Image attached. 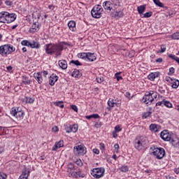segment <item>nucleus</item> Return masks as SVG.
I'll use <instances>...</instances> for the list:
<instances>
[{"mask_svg": "<svg viewBox=\"0 0 179 179\" xmlns=\"http://www.w3.org/2000/svg\"><path fill=\"white\" fill-rule=\"evenodd\" d=\"M121 131H122V128H121V126H120V124L116 125L115 127V131L118 133L121 132Z\"/></svg>", "mask_w": 179, "mask_h": 179, "instance_id": "obj_48", "label": "nucleus"}, {"mask_svg": "<svg viewBox=\"0 0 179 179\" xmlns=\"http://www.w3.org/2000/svg\"><path fill=\"white\" fill-rule=\"evenodd\" d=\"M59 66L62 69H66V68H68V62H66L65 59L59 60Z\"/></svg>", "mask_w": 179, "mask_h": 179, "instance_id": "obj_27", "label": "nucleus"}, {"mask_svg": "<svg viewBox=\"0 0 179 179\" xmlns=\"http://www.w3.org/2000/svg\"><path fill=\"white\" fill-rule=\"evenodd\" d=\"M122 73V71H120L115 74V78L117 79V82H120V80H122V76H121Z\"/></svg>", "mask_w": 179, "mask_h": 179, "instance_id": "obj_37", "label": "nucleus"}, {"mask_svg": "<svg viewBox=\"0 0 179 179\" xmlns=\"http://www.w3.org/2000/svg\"><path fill=\"white\" fill-rule=\"evenodd\" d=\"M96 82L98 83H103V82H104V78H103L101 76L96 77Z\"/></svg>", "mask_w": 179, "mask_h": 179, "instance_id": "obj_47", "label": "nucleus"}, {"mask_svg": "<svg viewBox=\"0 0 179 179\" xmlns=\"http://www.w3.org/2000/svg\"><path fill=\"white\" fill-rule=\"evenodd\" d=\"M174 136L173 133H170L169 130H163L160 133V138H162L165 142H170L171 141V138Z\"/></svg>", "mask_w": 179, "mask_h": 179, "instance_id": "obj_11", "label": "nucleus"}, {"mask_svg": "<svg viewBox=\"0 0 179 179\" xmlns=\"http://www.w3.org/2000/svg\"><path fill=\"white\" fill-rule=\"evenodd\" d=\"M156 106H161L162 107H163V106H164V99L162 101H159L156 103Z\"/></svg>", "mask_w": 179, "mask_h": 179, "instance_id": "obj_61", "label": "nucleus"}, {"mask_svg": "<svg viewBox=\"0 0 179 179\" xmlns=\"http://www.w3.org/2000/svg\"><path fill=\"white\" fill-rule=\"evenodd\" d=\"M68 169L69 170H73L75 169V166L72 163H69L68 164Z\"/></svg>", "mask_w": 179, "mask_h": 179, "instance_id": "obj_54", "label": "nucleus"}, {"mask_svg": "<svg viewBox=\"0 0 179 179\" xmlns=\"http://www.w3.org/2000/svg\"><path fill=\"white\" fill-rule=\"evenodd\" d=\"M150 129L152 131V132H157L159 130L157 129V124H151L150 125Z\"/></svg>", "mask_w": 179, "mask_h": 179, "instance_id": "obj_35", "label": "nucleus"}, {"mask_svg": "<svg viewBox=\"0 0 179 179\" xmlns=\"http://www.w3.org/2000/svg\"><path fill=\"white\" fill-rule=\"evenodd\" d=\"M171 38H172V40H179V32L173 33L171 35Z\"/></svg>", "mask_w": 179, "mask_h": 179, "instance_id": "obj_39", "label": "nucleus"}, {"mask_svg": "<svg viewBox=\"0 0 179 179\" xmlns=\"http://www.w3.org/2000/svg\"><path fill=\"white\" fill-rule=\"evenodd\" d=\"M97 59V57H96V54L92 53V52H87V58L86 61L87 62H93Z\"/></svg>", "mask_w": 179, "mask_h": 179, "instance_id": "obj_17", "label": "nucleus"}, {"mask_svg": "<svg viewBox=\"0 0 179 179\" xmlns=\"http://www.w3.org/2000/svg\"><path fill=\"white\" fill-rule=\"evenodd\" d=\"M87 56V52H81L77 55L78 58H80L81 59H85V61H86Z\"/></svg>", "mask_w": 179, "mask_h": 179, "instance_id": "obj_34", "label": "nucleus"}, {"mask_svg": "<svg viewBox=\"0 0 179 179\" xmlns=\"http://www.w3.org/2000/svg\"><path fill=\"white\" fill-rule=\"evenodd\" d=\"M8 12L1 11L0 13V23H6V16Z\"/></svg>", "mask_w": 179, "mask_h": 179, "instance_id": "obj_26", "label": "nucleus"}, {"mask_svg": "<svg viewBox=\"0 0 179 179\" xmlns=\"http://www.w3.org/2000/svg\"><path fill=\"white\" fill-rule=\"evenodd\" d=\"M68 27L71 31H76V22L73 20L69 21Z\"/></svg>", "mask_w": 179, "mask_h": 179, "instance_id": "obj_21", "label": "nucleus"}, {"mask_svg": "<svg viewBox=\"0 0 179 179\" xmlns=\"http://www.w3.org/2000/svg\"><path fill=\"white\" fill-rule=\"evenodd\" d=\"M6 5H7V6H11L12 5V1L7 0L5 1Z\"/></svg>", "mask_w": 179, "mask_h": 179, "instance_id": "obj_64", "label": "nucleus"}, {"mask_svg": "<svg viewBox=\"0 0 179 179\" xmlns=\"http://www.w3.org/2000/svg\"><path fill=\"white\" fill-rule=\"evenodd\" d=\"M52 132L57 133L58 132V131H59V129L58 128V127L55 126L52 128Z\"/></svg>", "mask_w": 179, "mask_h": 179, "instance_id": "obj_59", "label": "nucleus"}, {"mask_svg": "<svg viewBox=\"0 0 179 179\" xmlns=\"http://www.w3.org/2000/svg\"><path fill=\"white\" fill-rule=\"evenodd\" d=\"M152 113H153V109H152V108H148V112L143 113L142 114V117H143V118L146 120V118H149V117H152Z\"/></svg>", "mask_w": 179, "mask_h": 179, "instance_id": "obj_24", "label": "nucleus"}, {"mask_svg": "<svg viewBox=\"0 0 179 179\" xmlns=\"http://www.w3.org/2000/svg\"><path fill=\"white\" fill-rule=\"evenodd\" d=\"M77 174H78V178L79 177V178H85L86 176L84 173H83L80 171H77Z\"/></svg>", "mask_w": 179, "mask_h": 179, "instance_id": "obj_44", "label": "nucleus"}, {"mask_svg": "<svg viewBox=\"0 0 179 179\" xmlns=\"http://www.w3.org/2000/svg\"><path fill=\"white\" fill-rule=\"evenodd\" d=\"M145 10H146V4L137 7V11L138 12V15L141 16L143 15V12H145Z\"/></svg>", "mask_w": 179, "mask_h": 179, "instance_id": "obj_28", "label": "nucleus"}, {"mask_svg": "<svg viewBox=\"0 0 179 179\" xmlns=\"http://www.w3.org/2000/svg\"><path fill=\"white\" fill-rule=\"evenodd\" d=\"M71 176H72L73 178H78V172L73 171L71 173Z\"/></svg>", "mask_w": 179, "mask_h": 179, "instance_id": "obj_56", "label": "nucleus"}, {"mask_svg": "<svg viewBox=\"0 0 179 179\" xmlns=\"http://www.w3.org/2000/svg\"><path fill=\"white\" fill-rule=\"evenodd\" d=\"M169 142H171L173 148H179V139L178 138L177 136H176L175 134L172 136Z\"/></svg>", "mask_w": 179, "mask_h": 179, "instance_id": "obj_15", "label": "nucleus"}, {"mask_svg": "<svg viewBox=\"0 0 179 179\" xmlns=\"http://www.w3.org/2000/svg\"><path fill=\"white\" fill-rule=\"evenodd\" d=\"M78 129H79V126H78V124H76L66 126L65 127L66 134H71V132H73V134H76V132H78Z\"/></svg>", "mask_w": 179, "mask_h": 179, "instance_id": "obj_13", "label": "nucleus"}, {"mask_svg": "<svg viewBox=\"0 0 179 179\" xmlns=\"http://www.w3.org/2000/svg\"><path fill=\"white\" fill-rule=\"evenodd\" d=\"M169 57L171 58V59H174V61H176V59H177L178 57L176 56V55L169 54Z\"/></svg>", "mask_w": 179, "mask_h": 179, "instance_id": "obj_60", "label": "nucleus"}, {"mask_svg": "<svg viewBox=\"0 0 179 179\" xmlns=\"http://www.w3.org/2000/svg\"><path fill=\"white\" fill-rule=\"evenodd\" d=\"M91 15L95 19H100L101 15H103V7L101 5H95L91 10Z\"/></svg>", "mask_w": 179, "mask_h": 179, "instance_id": "obj_8", "label": "nucleus"}, {"mask_svg": "<svg viewBox=\"0 0 179 179\" xmlns=\"http://www.w3.org/2000/svg\"><path fill=\"white\" fill-rule=\"evenodd\" d=\"M29 176H30V170L24 168L22 171V175L20 176V178H29Z\"/></svg>", "mask_w": 179, "mask_h": 179, "instance_id": "obj_25", "label": "nucleus"}, {"mask_svg": "<svg viewBox=\"0 0 179 179\" xmlns=\"http://www.w3.org/2000/svg\"><path fill=\"white\" fill-rule=\"evenodd\" d=\"M164 106H165V107H167L168 108H171L173 107V103H171V102H170L169 101L164 100Z\"/></svg>", "mask_w": 179, "mask_h": 179, "instance_id": "obj_42", "label": "nucleus"}, {"mask_svg": "<svg viewBox=\"0 0 179 179\" xmlns=\"http://www.w3.org/2000/svg\"><path fill=\"white\" fill-rule=\"evenodd\" d=\"M64 148V141L60 140L59 142H56L55 146L52 147V150L57 151L58 149Z\"/></svg>", "mask_w": 179, "mask_h": 179, "instance_id": "obj_19", "label": "nucleus"}, {"mask_svg": "<svg viewBox=\"0 0 179 179\" xmlns=\"http://www.w3.org/2000/svg\"><path fill=\"white\" fill-rule=\"evenodd\" d=\"M115 17H124V13L120 10H115Z\"/></svg>", "mask_w": 179, "mask_h": 179, "instance_id": "obj_32", "label": "nucleus"}, {"mask_svg": "<svg viewBox=\"0 0 179 179\" xmlns=\"http://www.w3.org/2000/svg\"><path fill=\"white\" fill-rule=\"evenodd\" d=\"M134 145L137 150H143L146 148V138L137 136L134 141Z\"/></svg>", "mask_w": 179, "mask_h": 179, "instance_id": "obj_4", "label": "nucleus"}, {"mask_svg": "<svg viewBox=\"0 0 179 179\" xmlns=\"http://www.w3.org/2000/svg\"><path fill=\"white\" fill-rule=\"evenodd\" d=\"M34 96H25L22 101L23 103H26L27 104H33L34 103Z\"/></svg>", "mask_w": 179, "mask_h": 179, "instance_id": "obj_22", "label": "nucleus"}, {"mask_svg": "<svg viewBox=\"0 0 179 179\" xmlns=\"http://www.w3.org/2000/svg\"><path fill=\"white\" fill-rule=\"evenodd\" d=\"M17 15L15 13H9L7 12L6 23H12L16 20Z\"/></svg>", "mask_w": 179, "mask_h": 179, "instance_id": "obj_14", "label": "nucleus"}, {"mask_svg": "<svg viewBox=\"0 0 179 179\" xmlns=\"http://www.w3.org/2000/svg\"><path fill=\"white\" fill-rule=\"evenodd\" d=\"M71 108L76 113H78V106L76 105H71Z\"/></svg>", "mask_w": 179, "mask_h": 179, "instance_id": "obj_57", "label": "nucleus"}, {"mask_svg": "<svg viewBox=\"0 0 179 179\" xmlns=\"http://www.w3.org/2000/svg\"><path fill=\"white\" fill-rule=\"evenodd\" d=\"M70 64H73V65H76V66H82V63H80L79 60H71Z\"/></svg>", "mask_w": 179, "mask_h": 179, "instance_id": "obj_40", "label": "nucleus"}, {"mask_svg": "<svg viewBox=\"0 0 179 179\" xmlns=\"http://www.w3.org/2000/svg\"><path fill=\"white\" fill-rule=\"evenodd\" d=\"M154 3L159 8H164V4L160 1V0H152Z\"/></svg>", "mask_w": 179, "mask_h": 179, "instance_id": "obj_36", "label": "nucleus"}, {"mask_svg": "<svg viewBox=\"0 0 179 179\" xmlns=\"http://www.w3.org/2000/svg\"><path fill=\"white\" fill-rule=\"evenodd\" d=\"M159 76H160V72H153L150 73L148 76V79L153 82V80H155L156 78H159Z\"/></svg>", "mask_w": 179, "mask_h": 179, "instance_id": "obj_18", "label": "nucleus"}, {"mask_svg": "<svg viewBox=\"0 0 179 179\" xmlns=\"http://www.w3.org/2000/svg\"><path fill=\"white\" fill-rule=\"evenodd\" d=\"M40 30V27L38 26V24L34 23L31 28L29 29V33H36Z\"/></svg>", "mask_w": 179, "mask_h": 179, "instance_id": "obj_23", "label": "nucleus"}, {"mask_svg": "<svg viewBox=\"0 0 179 179\" xmlns=\"http://www.w3.org/2000/svg\"><path fill=\"white\" fill-rule=\"evenodd\" d=\"M92 118H94V119H97V118H100V115H99V114L95 113V114H92L91 115Z\"/></svg>", "mask_w": 179, "mask_h": 179, "instance_id": "obj_62", "label": "nucleus"}, {"mask_svg": "<svg viewBox=\"0 0 179 179\" xmlns=\"http://www.w3.org/2000/svg\"><path fill=\"white\" fill-rule=\"evenodd\" d=\"M152 15L153 13L151 11H149L148 13L143 14V16L141 17L148 18V17H150Z\"/></svg>", "mask_w": 179, "mask_h": 179, "instance_id": "obj_43", "label": "nucleus"}, {"mask_svg": "<svg viewBox=\"0 0 179 179\" xmlns=\"http://www.w3.org/2000/svg\"><path fill=\"white\" fill-rule=\"evenodd\" d=\"M104 173H106V169L103 167L101 168H95L91 171V176L94 177V178H101V177H104Z\"/></svg>", "mask_w": 179, "mask_h": 179, "instance_id": "obj_9", "label": "nucleus"}, {"mask_svg": "<svg viewBox=\"0 0 179 179\" xmlns=\"http://www.w3.org/2000/svg\"><path fill=\"white\" fill-rule=\"evenodd\" d=\"M125 97H127V99H128L129 100H131V99H132V97H131V93H129V92H127L124 94Z\"/></svg>", "mask_w": 179, "mask_h": 179, "instance_id": "obj_55", "label": "nucleus"}, {"mask_svg": "<svg viewBox=\"0 0 179 179\" xmlns=\"http://www.w3.org/2000/svg\"><path fill=\"white\" fill-rule=\"evenodd\" d=\"M108 106L110 107V108H113V107H115L117 106V103L113 99H109L108 101Z\"/></svg>", "mask_w": 179, "mask_h": 179, "instance_id": "obj_31", "label": "nucleus"}, {"mask_svg": "<svg viewBox=\"0 0 179 179\" xmlns=\"http://www.w3.org/2000/svg\"><path fill=\"white\" fill-rule=\"evenodd\" d=\"M93 153H94L95 155H99L100 153V150H99V149L97 148H94L92 150Z\"/></svg>", "mask_w": 179, "mask_h": 179, "instance_id": "obj_63", "label": "nucleus"}, {"mask_svg": "<svg viewBox=\"0 0 179 179\" xmlns=\"http://www.w3.org/2000/svg\"><path fill=\"white\" fill-rule=\"evenodd\" d=\"M120 171H122V173H127V171H129V167L127 165H122L119 168Z\"/></svg>", "mask_w": 179, "mask_h": 179, "instance_id": "obj_33", "label": "nucleus"}, {"mask_svg": "<svg viewBox=\"0 0 179 179\" xmlns=\"http://www.w3.org/2000/svg\"><path fill=\"white\" fill-rule=\"evenodd\" d=\"M166 45H162L160 52H166Z\"/></svg>", "mask_w": 179, "mask_h": 179, "instance_id": "obj_58", "label": "nucleus"}, {"mask_svg": "<svg viewBox=\"0 0 179 179\" xmlns=\"http://www.w3.org/2000/svg\"><path fill=\"white\" fill-rule=\"evenodd\" d=\"M58 79H59V77H58L57 74L52 73L50 77L49 85H50V86H54L55 83L58 81Z\"/></svg>", "mask_w": 179, "mask_h": 179, "instance_id": "obj_16", "label": "nucleus"}, {"mask_svg": "<svg viewBox=\"0 0 179 179\" xmlns=\"http://www.w3.org/2000/svg\"><path fill=\"white\" fill-rule=\"evenodd\" d=\"M76 164H77V166H79L80 167H82V166H83V162H82V159H79L76 160Z\"/></svg>", "mask_w": 179, "mask_h": 179, "instance_id": "obj_50", "label": "nucleus"}, {"mask_svg": "<svg viewBox=\"0 0 179 179\" xmlns=\"http://www.w3.org/2000/svg\"><path fill=\"white\" fill-rule=\"evenodd\" d=\"M27 77H25L24 78V80L22 81V83H24V85H30V83H31V80H27Z\"/></svg>", "mask_w": 179, "mask_h": 179, "instance_id": "obj_49", "label": "nucleus"}, {"mask_svg": "<svg viewBox=\"0 0 179 179\" xmlns=\"http://www.w3.org/2000/svg\"><path fill=\"white\" fill-rule=\"evenodd\" d=\"M13 117H15L17 121H22L24 118V110H22V108H12L10 112Z\"/></svg>", "mask_w": 179, "mask_h": 179, "instance_id": "obj_7", "label": "nucleus"}, {"mask_svg": "<svg viewBox=\"0 0 179 179\" xmlns=\"http://www.w3.org/2000/svg\"><path fill=\"white\" fill-rule=\"evenodd\" d=\"M114 148H115V153H118L119 152L118 149H120V145H118V143L115 144Z\"/></svg>", "mask_w": 179, "mask_h": 179, "instance_id": "obj_53", "label": "nucleus"}, {"mask_svg": "<svg viewBox=\"0 0 179 179\" xmlns=\"http://www.w3.org/2000/svg\"><path fill=\"white\" fill-rule=\"evenodd\" d=\"M166 82L168 83V85H171L173 89H178L179 86V80L176 78H173L169 76L165 77Z\"/></svg>", "mask_w": 179, "mask_h": 179, "instance_id": "obj_10", "label": "nucleus"}, {"mask_svg": "<svg viewBox=\"0 0 179 179\" xmlns=\"http://www.w3.org/2000/svg\"><path fill=\"white\" fill-rule=\"evenodd\" d=\"M8 176H6V173H4L3 172L0 173V179H6Z\"/></svg>", "mask_w": 179, "mask_h": 179, "instance_id": "obj_52", "label": "nucleus"}, {"mask_svg": "<svg viewBox=\"0 0 179 179\" xmlns=\"http://www.w3.org/2000/svg\"><path fill=\"white\" fill-rule=\"evenodd\" d=\"M155 99H157V92L151 90L145 92L142 99V101L144 104H148V106H150V104L153 103Z\"/></svg>", "mask_w": 179, "mask_h": 179, "instance_id": "obj_3", "label": "nucleus"}, {"mask_svg": "<svg viewBox=\"0 0 179 179\" xmlns=\"http://www.w3.org/2000/svg\"><path fill=\"white\" fill-rule=\"evenodd\" d=\"M99 148L102 152H104V150H106V145L103 143H99Z\"/></svg>", "mask_w": 179, "mask_h": 179, "instance_id": "obj_51", "label": "nucleus"}, {"mask_svg": "<svg viewBox=\"0 0 179 179\" xmlns=\"http://www.w3.org/2000/svg\"><path fill=\"white\" fill-rule=\"evenodd\" d=\"M121 6L120 0L106 1L103 3V7L106 12H115Z\"/></svg>", "mask_w": 179, "mask_h": 179, "instance_id": "obj_2", "label": "nucleus"}, {"mask_svg": "<svg viewBox=\"0 0 179 179\" xmlns=\"http://www.w3.org/2000/svg\"><path fill=\"white\" fill-rule=\"evenodd\" d=\"M31 43L30 41L27 40L22 41L21 44L22 45H25L26 47H30L31 48Z\"/></svg>", "mask_w": 179, "mask_h": 179, "instance_id": "obj_41", "label": "nucleus"}, {"mask_svg": "<svg viewBox=\"0 0 179 179\" xmlns=\"http://www.w3.org/2000/svg\"><path fill=\"white\" fill-rule=\"evenodd\" d=\"M174 72H176V69H174V67H171L169 68V72L168 75H169V76H172V75H174Z\"/></svg>", "mask_w": 179, "mask_h": 179, "instance_id": "obj_46", "label": "nucleus"}, {"mask_svg": "<svg viewBox=\"0 0 179 179\" xmlns=\"http://www.w3.org/2000/svg\"><path fill=\"white\" fill-rule=\"evenodd\" d=\"M150 150H152V153L155 157V159L158 160H162L166 155V150L163 148H157L153 145L150 148Z\"/></svg>", "mask_w": 179, "mask_h": 179, "instance_id": "obj_5", "label": "nucleus"}, {"mask_svg": "<svg viewBox=\"0 0 179 179\" xmlns=\"http://www.w3.org/2000/svg\"><path fill=\"white\" fill-rule=\"evenodd\" d=\"M41 45L40 43L38 41H31V48H40Z\"/></svg>", "mask_w": 179, "mask_h": 179, "instance_id": "obj_30", "label": "nucleus"}, {"mask_svg": "<svg viewBox=\"0 0 179 179\" xmlns=\"http://www.w3.org/2000/svg\"><path fill=\"white\" fill-rule=\"evenodd\" d=\"M55 106H56L57 107H60V108H64V107H65V106H64L63 101H59L55 102Z\"/></svg>", "mask_w": 179, "mask_h": 179, "instance_id": "obj_38", "label": "nucleus"}, {"mask_svg": "<svg viewBox=\"0 0 179 179\" xmlns=\"http://www.w3.org/2000/svg\"><path fill=\"white\" fill-rule=\"evenodd\" d=\"M34 77L36 79V80L39 83V85H41L43 83V76L41 75V73L38 72L35 73L34 74Z\"/></svg>", "mask_w": 179, "mask_h": 179, "instance_id": "obj_20", "label": "nucleus"}, {"mask_svg": "<svg viewBox=\"0 0 179 179\" xmlns=\"http://www.w3.org/2000/svg\"><path fill=\"white\" fill-rule=\"evenodd\" d=\"M74 149H75L76 153L78 154L79 156H85V155H86V153H87L86 147H85L84 145H76L74 147Z\"/></svg>", "mask_w": 179, "mask_h": 179, "instance_id": "obj_12", "label": "nucleus"}, {"mask_svg": "<svg viewBox=\"0 0 179 179\" xmlns=\"http://www.w3.org/2000/svg\"><path fill=\"white\" fill-rule=\"evenodd\" d=\"M33 17H35V19H40L41 17V14L40 13L35 12L32 14Z\"/></svg>", "mask_w": 179, "mask_h": 179, "instance_id": "obj_45", "label": "nucleus"}, {"mask_svg": "<svg viewBox=\"0 0 179 179\" xmlns=\"http://www.w3.org/2000/svg\"><path fill=\"white\" fill-rule=\"evenodd\" d=\"M16 48L10 44L3 45L0 46V55L1 57H8V55L14 52Z\"/></svg>", "mask_w": 179, "mask_h": 179, "instance_id": "obj_6", "label": "nucleus"}, {"mask_svg": "<svg viewBox=\"0 0 179 179\" xmlns=\"http://www.w3.org/2000/svg\"><path fill=\"white\" fill-rule=\"evenodd\" d=\"M71 76H73V78H81L82 73H80V71L78 69H74L71 73Z\"/></svg>", "mask_w": 179, "mask_h": 179, "instance_id": "obj_29", "label": "nucleus"}, {"mask_svg": "<svg viewBox=\"0 0 179 179\" xmlns=\"http://www.w3.org/2000/svg\"><path fill=\"white\" fill-rule=\"evenodd\" d=\"M44 48L48 55H55L56 57H61L62 51L64 50V46H62V45L55 43H48L45 45Z\"/></svg>", "mask_w": 179, "mask_h": 179, "instance_id": "obj_1", "label": "nucleus"}]
</instances>
